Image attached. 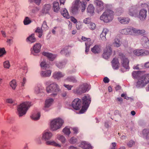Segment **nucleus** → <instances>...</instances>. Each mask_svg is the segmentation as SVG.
Returning <instances> with one entry per match:
<instances>
[{
	"mask_svg": "<svg viewBox=\"0 0 149 149\" xmlns=\"http://www.w3.org/2000/svg\"><path fill=\"white\" fill-rule=\"evenodd\" d=\"M26 40L27 42H29L31 43H33L36 41V38L35 36L34 33H32L28 37Z\"/></svg>",
	"mask_w": 149,
	"mask_h": 149,
	"instance_id": "obj_19",
	"label": "nucleus"
},
{
	"mask_svg": "<svg viewBox=\"0 0 149 149\" xmlns=\"http://www.w3.org/2000/svg\"><path fill=\"white\" fill-rule=\"evenodd\" d=\"M109 32V30L106 28H104L103 29L102 33L100 35V37L103 38H105V36Z\"/></svg>",
	"mask_w": 149,
	"mask_h": 149,
	"instance_id": "obj_30",
	"label": "nucleus"
},
{
	"mask_svg": "<svg viewBox=\"0 0 149 149\" xmlns=\"http://www.w3.org/2000/svg\"><path fill=\"white\" fill-rule=\"evenodd\" d=\"M64 75L60 72H55L54 73L53 77L54 79H58L63 77Z\"/></svg>",
	"mask_w": 149,
	"mask_h": 149,
	"instance_id": "obj_25",
	"label": "nucleus"
},
{
	"mask_svg": "<svg viewBox=\"0 0 149 149\" xmlns=\"http://www.w3.org/2000/svg\"><path fill=\"white\" fill-rule=\"evenodd\" d=\"M40 117V114L38 112H36L31 116V118L34 120H37L39 119Z\"/></svg>",
	"mask_w": 149,
	"mask_h": 149,
	"instance_id": "obj_26",
	"label": "nucleus"
},
{
	"mask_svg": "<svg viewBox=\"0 0 149 149\" xmlns=\"http://www.w3.org/2000/svg\"><path fill=\"white\" fill-rule=\"evenodd\" d=\"M69 47L68 45L65 46L61 50L60 53L61 54H63L65 53L68 49Z\"/></svg>",
	"mask_w": 149,
	"mask_h": 149,
	"instance_id": "obj_48",
	"label": "nucleus"
},
{
	"mask_svg": "<svg viewBox=\"0 0 149 149\" xmlns=\"http://www.w3.org/2000/svg\"><path fill=\"white\" fill-rule=\"evenodd\" d=\"M113 45L116 47H119L120 45V41L118 39L116 38L114 40V42L113 43Z\"/></svg>",
	"mask_w": 149,
	"mask_h": 149,
	"instance_id": "obj_40",
	"label": "nucleus"
},
{
	"mask_svg": "<svg viewBox=\"0 0 149 149\" xmlns=\"http://www.w3.org/2000/svg\"><path fill=\"white\" fill-rule=\"evenodd\" d=\"M87 3L86 1H80L79 0H76L74 2V6L77 9L80 8L82 12H83L86 9Z\"/></svg>",
	"mask_w": 149,
	"mask_h": 149,
	"instance_id": "obj_9",
	"label": "nucleus"
},
{
	"mask_svg": "<svg viewBox=\"0 0 149 149\" xmlns=\"http://www.w3.org/2000/svg\"><path fill=\"white\" fill-rule=\"evenodd\" d=\"M53 102V100L52 98L46 100L45 106L43 108L44 110L46 111L47 110L46 108H48L50 107L52 104Z\"/></svg>",
	"mask_w": 149,
	"mask_h": 149,
	"instance_id": "obj_22",
	"label": "nucleus"
},
{
	"mask_svg": "<svg viewBox=\"0 0 149 149\" xmlns=\"http://www.w3.org/2000/svg\"><path fill=\"white\" fill-rule=\"evenodd\" d=\"M47 22L45 21H44L41 27L47 28Z\"/></svg>",
	"mask_w": 149,
	"mask_h": 149,
	"instance_id": "obj_60",
	"label": "nucleus"
},
{
	"mask_svg": "<svg viewBox=\"0 0 149 149\" xmlns=\"http://www.w3.org/2000/svg\"><path fill=\"white\" fill-rule=\"evenodd\" d=\"M31 2H34L35 3L38 5H39L40 2L41 0H29Z\"/></svg>",
	"mask_w": 149,
	"mask_h": 149,
	"instance_id": "obj_52",
	"label": "nucleus"
},
{
	"mask_svg": "<svg viewBox=\"0 0 149 149\" xmlns=\"http://www.w3.org/2000/svg\"><path fill=\"white\" fill-rule=\"evenodd\" d=\"M97 5V10L98 12H101L104 8L103 3L102 2L97 0L96 1Z\"/></svg>",
	"mask_w": 149,
	"mask_h": 149,
	"instance_id": "obj_17",
	"label": "nucleus"
},
{
	"mask_svg": "<svg viewBox=\"0 0 149 149\" xmlns=\"http://www.w3.org/2000/svg\"><path fill=\"white\" fill-rule=\"evenodd\" d=\"M72 130H73L74 133L76 134L78 132V129L77 128H72Z\"/></svg>",
	"mask_w": 149,
	"mask_h": 149,
	"instance_id": "obj_61",
	"label": "nucleus"
},
{
	"mask_svg": "<svg viewBox=\"0 0 149 149\" xmlns=\"http://www.w3.org/2000/svg\"><path fill=\"white\" fill-rule=\"evenodd\" d=\"M6 102L9 103H13V101L11 99H8L6 100Z\"/></svg>",
	"mask_w": 149,
	"mask_h": 149,
	"instance_id": "obj_62",
	"label": "nucleus"
},
{
	"mask_svg": "<svg viewBox=\"0 0 149 149\" xmlns=\"http://www.w3.org/2000/svg\"><path fill=\"white\" fill-rule=\"evenodd\" d=\"M70 19L71 21L73 22L74 23H76L77 22V20L74 17H73L71 16L70 17Z\"/></svg>",
	"mask_w": 149,
	"mask_h": 149,
	"instance_id": "obj_56",
	"label": "nucleus"
},
{
	"mask_svg": "<svg viewBox=\"0 0 149 149\" xmlns=\"http://www.w3.org/2000/svg\"><path fill=\"white\" fill-rule=\"evenodd\" d=\"M82 108H81V111L83 109L86 110L88 107L91 102V98L89 95H87L84 96L82 98Z\"/></svg>",
	"mask_w": 149,
	"mask_h": 149,
	"instance_id": "obj_7",
	"label": "nucleus"
},
{
	"mask_svg": "<svg viewBox=\"0 0 149 149\" xmlns=\"http://www.w3.org/2000/svg\"><path fill=\"white\" fill-rule=\"evenodd\" d=\"M51 71L50 70H48L46 71H42L41 72L40 74L43 77H49L51 74Z\"/></svg>",
	"mask_w": 149,
	"mask_h": 149,
	"instance_id": "obj_24",
	"label": "nucleus"
},
{
	"mask_svg": "<svg viewBox=\"0 0 149 149\" xmlns=\"http://www.w3.org/2000/svg\"><path fill=\"white\" fill-rule=\"evenodd\" d=\"M6 53V52L4 48H0V57L2 56Z\"/></svg>",
	"mask_w": 149,
	"mask_h": 149,
	"instance_id": "obj_50",
	"label": "nucleus"
},
{
	"mask_svg": "<svg viewBox=\"0 0 149 149\" xmlns=\"http://www.w3.org/2000/svg\"><path fill=\"white\" fill-rule=\"evenodd\" d=\"M114 12L112 10L105 11L100 16V19L105 22H109L113 18Z\"/></svg>",
	"mask_w": 149,
	"mask_h": 149,
	"instance_id": "obj_3",
	"label": "nucleus"
},
{
	"mask_svg": "<svg viewBox=\"0 0 149 149\" xmlns=\"http://www.w3.org/2000/svg\"><path fill=\"white\" fill-rule=\"evenodd\" d=\"M66 80L68 81L71 82L73 83H76L77 82V80L73 77H68L66 79Z\"/></svg>",
	"mask_w": 149,
	"mask_h": 149,
	"instance_id": "obj_43",
	"label": "nucleus"
},
{
	"mask_svg": "<svg viewBox=\"0 0 149 149\" xmlns=\"http://www.w3.org/2000/svg\"><path fill=\"white\" fill-rule=\"evenodd\" d=\"M61 13L63 16L66 18L69 19L70 18V16L66 9H63V10L61 12Z\"/></svg>",
	"mask_w": 149,
	"mask_h": 149,
	"instance_id": "obj_28",
	"label": "nucleus"
},
{
	"mask_svg": "<svg viewBox=\"0 0 149 149\" xmlns=\"http://www.w3.org/2000/svg\"><path fill=\"white\" fill-rule=\"evenodd\" d=\"M3 67L6 69H9L10 67V64L9 62L8 61H6L3 63Z\"/></svg>",
	"mask_w": 149,
	"mask_h": 149,
	"instance_id": "obj_44",
	"label": "nucleus"
},
{
	"mask_svg": "<svg viewBox=\"0 0 149 149\" xmlns=\"http://www.w3.org/2000/svg\"><path fill=\"white\" fill-rule=\"evenodd\" d=\"M31 106L29 102H24L19 105L17 107V112L19 116L25 115L29 108Z\"/></svg>",
	"mask_w": 149,
	"mask_h": 149,
	"instance_id": "obj_2",
	"label": "nucleus"
},
{
	"mask_svg": "<svg viewBox=\"0 0 149 149\" xmlns=\"http://www.w3.org/2000/svg\"><path fill=\"white\" fill-rule=\"evenodd\" d=\"M89 38H86L84 36H82L81 38V39L83 41L86 42L87 40Z\"/></svg>",
	"mask_w": 149,
	"mask_h": 149,
	"instance_id": "obj_63",
	"label": "nucleus"
},
{
	"mask_svg": "<svg viewBox=\"0 0 149 149\" xmlns=\"http://www.w3.org/2000/svg\"><path fill=\"white\" fill-rule=\"evenodd\" d=\"M52 135V134L50 132L45 131L43 134L42 139L45 140H49L50 139Z\"/></svg>",
	"mask_w": 149,
	"mask_h": 149,
	"instance_id": "obj_18",
	"label": "nucleus"
},
{
	"mask_svg": "<svg viewBox=\"0 0 149 149\" xmlns=\"http://www.w3.org/2000/svg\"><path fill=\"white\" fill-rule=\"evenodd\" d=\"M63 123V120L61 118L55 119L51 122L50 128L52 130H56L60 128Z\"/></svg>",
	"mask_w": 149,
	"mask_h": 149,
	"instance_id": "obj_4",
	"label": "nucleus"
},
{
	"mask_svg": "<svg viewBox=\"0 0 149 149\" xmlns=\"http://www.w3.org/2000/svg\"><path fill=\"white\" fill-rule=\"evenodd\" d=\"M35 32L36 33H38V36L39 38H41L43 35V31L42 27H37L36 29Z\"/></svg>",
	"mask_w": 149,
	"mask_h": 149,
	"instance_id": "obj_27",
	"label": "nucleus"
},
{
	"mask_svg": "<svg viewBox=\"0 0 149 149\" xmlns=\"http://www.w3.org/2000/svg\"><path fill=\"white\" fill-rule=\"evenodd\" d=\"M116 144L115 142L112 143L110 147V149H116L115 148Z\"/></svg>",
	"mask_w": 149,
	"mask_h": 149,
	"instance_id": "obj_58",
	"label": "nucleus"
},
{
	"mask_svg": "<svg viewBox=\"0 0 149 149\" xmlns=\"http://www.w3.org/2000/svg\"><path fill=\"white\" fill-rule=\"evenodd\" d=\"M133 27L130 26L127 28L120 30V33L123 34L131 35L133 33Z\"/></svg>",
	"mask_w": 149,
	"mask_h": 149,
	"instance_id": "obj_13",
	"label": "nucleus"
},
{
	"mask_svg": "<svg viewBox=\"0 0 149 149\" xmlns=\"http://www.w3.org/2000/svg\"><path fill=\"white\" fill-rule=\"evenodd\" d=\"M51 6L49 4H47L44 6L43 10L45 13H48L51 9Z\"/></svg>",
	"mask_w": 149,
	"mask_h": 149,
	"instance_id": "obj_31",
	"label": "nucleus"
},
{
	"mask_svg": "<svg viewBox=\"0 0 149 149\" xmlns=\"http://www.w3.org/2000/svg\"><path fill=\"white\" fill-rule=\"evenodd\" d=\"M134 6H131L129 9L128 14L131 16H134Z\"/></svg>",
	"mask_w": 149,
	"mask_h": 149,
	"instance_id": "obj_35",
	"label": "nucleus"
},
{
	"mask_svg": "<svg viewBox=\"0 0 149 149\" xmlns=\"http://www.w3.org/2000/svg\"><path fill=\"white\" fill-rule=\"evenodd\" d=\"M31 21L28 17H26L24 20V24L25 25H27L29 24L31 22Z\"/></svg>",
	"mask_w": 149,
	"mask_h": 149,
	"instance_id": "obj_41",
	"label": "nucleus"
},
{
	"mask_svg": "<svg viewBox=\"0 0 149 149\" xmlns=\"http://www.w3.org/2000/svg\"><path fill=\"white\" fill-rule=\"evenodd\" d=\"M143 49H136L133 51L134 54L138 56H142Z\"/></svg>",
	"mask_w": 149,
	"mask_h": 149,
	"instance_id": "obj_32",
	"label": "nucleus"
},
{
	"mask_svg": "<svg viewBox=\"0 0 149 149\" xmlns=\"http://www.w3.org/2000/svg\"><path fill=\"white\" fill-rule=\"evenodd\" d=\"M82 145H83L82 147L84 149H90L91 148V145L86 143V142H82Z\"/></svg>",
	"mask_w": 149,
	"mask_h": 149,
	"instance_id": "obj_39",
	"label": "nucleus"
},
{
	"mask_svg": "<svg viewBox=\"0 0 149 149\" xmlns=\"http://www.w3.org/2000/svg\"><path fill=\"white\" fill-rule=\"evenodd\" d=\"M135 144V142L132 140H131L128 143L127 146L129 147H131L133 145Z\"/></svg>",
	"mask_w": 149,
	"mask_h": 149,
	"instance_id": "obj_54",
	"label": "nucleus"
},
{
	"mask_svg": "<svg viewBox=\"0 0 149 149\" xmlns=\"http://www.w3.org/2000/svg\"><path fill=\"white\" fill-rule=\"evenodd\" d=\"M10 86L13 89H15L17 86L16 82L15 80H13L10 83Z\"/></svg>",
	"mask_w": 149,
	"mask_h": 149,
	"instance_id": "obj_37",
	"label": "nucleus"
},
{
	"mask_svg": "<svg viewBox=\"0 0 149 149\" xmlns=\"http://www.w3.org/2000/svg\"><path fill=\"white\" fill-rule=\"evenodd\" d=\"M142 133L143 135L146 134V138L149 139V132L148 130L146 129L143 130L142 132Z\"/></svg>",
	"mask_w": 149,
	"mask_h": 149,
	"instance_id": "obj_45",
	"label": "nucleus"
},
{
	"mask_svg": "<svg viewBox=\"0 0 149 149\" xmlns=\"http://www.w3.org/2000/svg\"><path fill=\"white\" fill-rule=\"evenodd\" d=\"M63 86L69 90H71V89L72 88L73 86L67 85L66 84H64Z\"/></svg>",
	"mask_w": 149,
	"mask_h": 149,
	"instance_id": "obj_55",
	"label": "nucleus"
},
{
	"mask_svg": "<svg viewBox=\"0 0 149 149\" xmlns=\"http://www.w3.org/2000/svg\"><path fill=\"white\" fill-rule=\"evenodd\" d=\"M112 52V49L109 45H107L104 49L102 54L103 57L106 59H108L111 55Z\"/></svg>",
	"mask_w": 149,
	"mask_h": 149,
	"instance_id": "obj_10",
	"label": "nucleus"
},
{
	"mask_svg": "<svg viewBox=\"0 0 149 149\" xmlns=\"http://www.w3.org/2000/svg\"><path fill=\"white\" fill-rule=\"evenodd\" d=\"M143 72L141 71H134L132 73L134 78L138 79L136 86L142 87L149 83V73L143 75Z\"/></svg>",
	"mask_w": 149,
	"mask_h": 149,
	"instance_id": "obj_1",
	"label": "nucleus"
},
{
	"mask_svg": "<svg viewBox=\"0 0 149 149\" xmlns=\"http://www.w3.org/2000/svg\"><path fill=\"white\" fill-rule=\"evenodd\" d=\"M91 19L90 18H87L85 19L83 21L84 23L86 24H88L90 23Z\"/></svg>",
	"mask_w": 149,
	"mask_h": 149,
	"instance_id": "obj_53",
	"label": "nucleus"
},
{
	"mask_svg": "<svg viewBox=\"0 0 149 149\" xmlns=\"http://www.w3.org/2000/svg\"><path fill=\"white\" fill-rule=\"evenodd\" d=\"M42 54L43 56L47 57L49 60L52 61H53L56 57L55 55L45 52H43Z\"/></svg>",
	"mask_w": 149,
	"mask_h": 149,
	"instance_id": "obj_16",
	"label": "nucleus"
},
{
	"mask_svg": "<svg viewBox=\"0 0 149 149\" xmlns=\"http://www.w3.org/2000/svg\"><path fill=\"white\" fill-rule=\"evenodd\" d=\"M59 90L58 85L55 83L50 84L46 88V91L47 93H55L51 94V96L52 97H54L56 95V93L58 92Z\"/></svg>",
	"mask_w": 149,
	"mask_h": 149,
	"instance_id": "obj_5",
	"label": "nucleus"
},
{
	"mask_svg": "<svg viewBox=\"0 0 149 149\" xmlns=\"http://www.w3.org/2000/svg\"><path fill=\"white\" fill-rule=\"evenodd\" d=\"M63 133L67 135H69L70 133V131L69 128L67 127H65L63 130Z\"/></svg>",
	"mask_w": 149,
	"mask_h": 149,
	"instance_id": "obj_46",
	"label": "nucleus"
},
{
	"mask_svg": "<svg viewBox=\"0 0 149 149\" xmlns=\"http://www.w3.org/2000/svg\"><path fill=\"white\" fill-rule=\"evenodd\" d=\"M88 27L90 29L94 30L96 28V26L94 23L91 22L89 25Z\"/></svg>",
	"mask_w": 149,
	"mask_h": 149,
	"instance_id": "obj_47",
	"label": "nucleus"
},
{
	"mask_svg": "<svg viewBox=\"0 0 149 149\" xmlns=\"http://www.w3.org/2000/svg\"><path fill=\"white\" fill-rule=\"evenodd\" d=\"M40 65L41 67L45 69L49 68L50 67L49 65L46 64L45 61L42 62L40 64Z\"/></svg>",
	"mask_w": 149,
	"mask_h": 149,
	"instance_id": "obj_38",
	"label": "nucleus"
},
{
	"mask_svg": "<svg viewBox=\"0 0 149 149\" xmlns=\"http://www.w3.org/2000/svg\"><path fill=\"white\" fill-rule=\"evenodd\" d=\"M77 141V139L74 138V137H72L71 138L70 140H69V142L72 144H74Z\"/></svg>",
	"mask_w": 149,
	"mask_h": 149,
	"instance_id": "obj_51",
	"label": "nucleus"
},
{
	"mask_svg": "<svg viewBox=\"0 0 149 149\" xmlns=\"http://www.w3.org/2000/svg\"><path fill=\"white\" fill-rule=\"evenodd\" d=\"M92 44V42H91V40L90 38H89L88 39L87 41L85 42L86 46L88 47H90V46Z\"/></svg>",
	"mask_w": 149,
	"mask_h": 149,
	"instance_id": "obj_49",
	"label": "nucleus"
},
{
	"mask_svg": "<svg viewBox=\"0 0 149 149\" xmlns=\"http://www.w3.org/2000/svg\"><path fill=\"white\" fill-rule=\"evenodd\" d=\"M118 19L120 22L123 24L128 23L130 20V19L128 17H118Z\"/></svg>",
	"mask_w": 149,
	"mask_h": 149,
	"instance_id": "obj_20",
	"label": "nucleus"
},
{
	"mask_svg": "<svg viewBox=\"0 0 149 149\" xmlns=\"http://www.w3.org/2000/svg\"><path fill=\"white\" fill-rule=\"evenodd\" d=\"M41 47V45L40 43H35L33 45V48L31 49V53L32 54H33V53L36 54L39 53L40 51Z\"/></svg>",
	"mask_w": 149,
	"mask_h": 149,
	"instance_id": "obj_12",
	"label": "nucleus"
},
{
	"mask_svg": "<svg viewBox=\"0 0 149 149\" xmlns=\"http://www.w3.org/2000/svg\"><path fill=\"white\" fill-rule=\"evenodd\" d=\"M94 8L92 5H90L87 8V12L90 13H93L94 12Z\"/></svg>",
	"mask_w": 149,
	"mask_h": 149,
	"instance_id": "obj_36",
	"label": "nucleus"
},
{
	"mask_svg": "<svg viewBox=\"0 0 149 149\" xmlns=\"http://www.w3.org/2000/svg\"><path fill=\"white\" fill-rule=\"evenodd\" d=\"M57 138L62 143H65V139L64 137L62 135H58Z\"/></svg>",
	"mask_w": 149,
	"mask_h": 149,
	"instance_id": "obj_42",
	"label": "nucleus"
},
{
	"mask_svg": "<svg viewBox=\"0 0 149 149\" xmlns=\"http://www.w3.org/2000/svg\"><path fill=\"white\" fill-rule=\"evenodd\" d=\"M143 54L142 56L148 55H149V51H145L143 50Z\"/></svg>",
	"mask_w": 149,
	"mask_h": 149,
	"instance_id": "obj_59",
	"label": "nucleus"
},
{
	"mask_svg": "<svg viewBox=\"0 0 149 149\" xmlns=\"http://www.w3.org/2000/svg\"><path fill=\"white\" fill-rule=\"evenodd\" d=\"M145 67L146 68H149V61L146 63L144 65Z\"/></svg>",
	"mask_w": 149,
	"mask_h": 149,
	"instance_id": "obj_64",
	"label": "nucleus"
},
{
	"mask_svg": "<svg viewBox=\"0 0 149 149\" xmlns=\"http://www.w3.org/2000/svg\"><path fill=\"white\" fill-rule=\"evenodd\" d=\"M91 50L92 52L95 54H98L101 51L100 47L99 45H95L91 49Z\"/></svg>",
	"mask_w": 149,
	"mask_h": 149,
	"instance_id": "obj_21",
	"label": "nucleus"
},
{
	"mask_svg": "<svg viewBox=\"0 0 149 149\" xmlns=\"http://www.w3.org/2000/svg\"><path fill=\"white\" fill-rule=\"evenodd\" d=\"M118 57L120 60L122 66L127 69L128 68L129 61L125 55L122 53H119Z\"/></svg>",
	"mask_w": 149,
	"mask_h": 149,
	"instance_id": "obj_6",
	"label": "nucleus"
},
{
	"mask_svg": "<svg viewBox=\"0 0 149 149\" xmlns=\"http://www.w3.org/2000/svg\"><path fill=\"white\" fill-rule=\"evenodd\" d=\"M143 39L146 41L143 43V46L146 48L149 49V40H148L147 38L144 37Z\"/></svg>",
	"mask_w": 149,
	"mask_h": 149,
	"instance_id": "obj_33",
	"label": "nucleus"
},
{
	"mask_svg": "<svg viewBox=\"0 0 149 149\" xmlns=\"http://www.w3.org/2000/svg\"><path fill=\"white\" fill-rule=\"evenodd\" d=\"M109 79L107 77H104L103 79V82L105 83H107L109 82Z\"/></svg>",
	"mask_w": 149,
	"mask_h": 149,
	"instance_id": "obj_57",
	"label": "nucleus"
},
{
	"mask_svg": "<svg viewBox=\"0 0 149 149\" xmlns=\"http://www.w3.org/2000/svg\"><path fill=\"white\" fill-rule=\"evenodd\" d=\"M88 85L86 83L84 84L81 85L78 89L79 92H78L77 93H85L88 91Z\"/></svg>",
	"mask_w": 149,
	"mask_h": 149,
	"instance_id": "obj_14",
	"label": "nucleus"
},
{
	"mask_svg": "<svg viewBox=\"0 0 149 149\" xmlns=\"http://www.w3.org/2000/svg\"><path fill=\"white\" fill-rule=\"evenodd\" d=\"M71 106L74 109L79 110L81 107L82 108L81 100L79 98L74 99L72 102Z\"/></svg>",
	"mask_w": 149,
	"mask_h": 149,
	"instance_id": "obj_8",
	"label": "nucleus"
},
{
	"mask_svg": "<svg viewBox=\"0 0 149 149\" xmlns=\"http://www.w3.org/2000/svg\"><path fill=\"white\" fill-rule=\"evenodd\" d=\"M46 143L47 145L53 146L57 147H61V146L59 144L56 143L54 141H47L46 142Z\"/></svg>",
	"mask_w": 149,
	"mask_h": 149,
	"instance_id": "obj_29",
	"label": "nucleus"
},
{
	"mask_svg": "<svg viewBox=\"0 0 149 149\" xmlns=\"http://www.w3.org/2000/svg\"><path fill=\"white\" fill-rule=\"evenodd\" d=\"M147 11L144 9H142L140 10L139 13L138 17L141 21H145L147 16Z\"/></svg>",
	"mask_w": 149,
	"mask_h": 149,
	"instance_id": "obj_11",
	"label": "nucleus"
},
{
	"mask_svg": "<svg viewBox=\"0 0 149 149\" xmlns=\"http://www.w3.org/2000/svg\"><path fill=\"white\" fill-rule=\"evenodd\" d=\"M60 9L58 2L54 1L53 3V9L54 11L57 12Z\"/></svg>",
	"mask_w": 149,
	"mask_h": 149,
	"instance_id": "obj_23",
	"label": "nucleus"
},
{
	"mask_svg": "<svg viewBox=\"0 0 149 149\" xmlns=\"http://www.w3.org/2000/svg\"><path fill=\"white\" fill-rule=\"evenodd\" d=\"M111 63L112 66L114 69H118L120 66V63L118 61V59L117 58H114L112 61Z\"/></svg>",
	"mask_w": 149,
	"mask_h": 149,
	"instance_id": "obj_15",
	"label": "nucleus"
},
{
	"mask_svg": "<svg viewBox=\"0 0 149 149\" xmlns=\"http://www.w3.org/2000/svg\"><path fill=\"white\" fill-rule=\"evenodd\" d=\"M145 31L144 30H138L133 28V33L138 34H142L145 33Z\"/></svg>",
	"mask_w": 149,
	"mask_h": 149,
	"instance_id": "obj_34",
	"label": "nucleus"
}]
</instances>
